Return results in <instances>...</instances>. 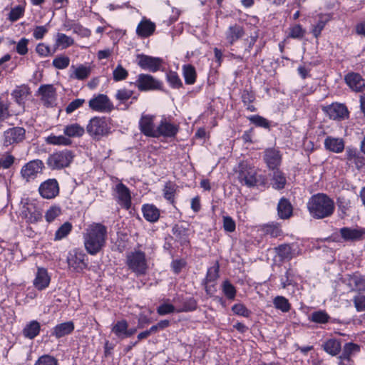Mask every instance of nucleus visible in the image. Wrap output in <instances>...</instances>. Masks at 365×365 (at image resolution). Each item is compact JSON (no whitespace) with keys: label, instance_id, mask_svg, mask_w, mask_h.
Masks as SVG:
<instances>
[{"label":"nucleus","instance_id":"1","mask_svg":"<svg viewBox=\"0 0 365 365\" xmlns=\"http://www.w3.org/2000/svg\"><path fill=\"white\" fill-rule=\"evenodd\" d=\"M107 227L101 223L90 225L84 234L86 250L91 255L98 253L106 245Z\"/></svg>","mask_w":365,"mask_h":365},{"label":"nucleus","instance_id":"2","mask_svg":"<svg viewBox=\"0 0 365 365\" xmlns=\"http://www.w3.org/2000/svg\"><path fill=\"white\" fill-rule=\"evenodd\" d=\"M307 209L312 217L323 219L330 217L334 213L335 204L326 194L317 193L309 198Z\"/></svg>","mask_w":365,"mask_h":365},{"label":"nucleus","instance_id":"3","mask_svg":"<svg viewBox=\"0 0 365 365\" xmlns=\"http://www.w3.org/2000/svg\"><path fill=\"white\" fill-rule=\"evenodd\" d=\"M110 120L104 116H95L92 118L87 126L88 135L94 140H101L103 137L108 135L111 131Z\"/></svg>","mask_w":365,"mask_h":365},{"label":"nucleus","instance_id":"4","mask_svg":"<svg viewBox=\"0 0 365 365\" xmlns=\"http://www.w3.org/2000/svg\"><path fill=\"white\" fill-rule=\"evenodd\" d=\"M237 178L240 183L249 187L257 185L259 178L257 170L251 166L247 162H241L238 165Z\"/></svg>","mask_w":365,"mask_h":365},{"label":"nucleus","instance_id":"5","mask_svg":"<svg viewBox=\"0 0 365 365\" xmlns=\"http://www.w3.org/2000/svg\"><path fill=\"white\" fill-rule=\"evenodd\" d=\"M73 158L74 155L72 151L63 150L50 155L46 160V163L51 169L59 170L68 167Z\"/></svg>","mask_w":365,"mask_h":365},{"label":"nucleus","instance_id":"6","mask_svg":"<svg viewBox=\"0 0 365 365\" xmlns=\"http://www.w3.org/2000/svg\"><path fill=\"white\" fill-rule=\"evenodd\" d=\"M127 264L132 272L143 274L148 268L145 253L141 251L130 252L127 256Z\"/></svg>","mask_w":365,"mask_h":365},{"label":"nucleus","instance_id":"7","mask_svg":"<svg viewBox=\"0 0 365 365\" xmlns=\"http://www.w3.org/2000/svg\"><path fill=\"white\" fill-rule=\"evenodd\" d=\"M44 168L43 163L38 159L26 163L21 169V178L26 182L36 179L38 174L42 173Z\"/></svg>","mask_w":365,"mask_h":365},{"label":"nucleus","instance_id":"8","mask_svg":"<svg viewBox=\"0 0 365 365\" xmlns=\"http://www.w3.org/2000/svg\"><path fill=\"white\" fill-rule=\"evenodd\" d=\"M88 106L91 109L100 113H110L114 106L105 94H98L90 99Z\"/></svg>","mask_w":365,"mask_h":365},{"label":"nucleus","instance_id":"9","mask_svg":"<svg viewBox=\"0 0 365 365\" xmlns=\"http://www.w3.org/2000/svg\"><path fill=\"white\" fill-rule=\"evenodd\" d=\"M26 130L21 127L9 128L4 132L3 145L8 147L14 144H18L25 139Z\"/></svg>","mask_w":365,"mask_h":365},{"label":"nucleus","instance_id":"10","mask_svg":"<svg viewBox=\"0 0 365 365\" xmlns=\"http://www.w3.org/2000/svg\"><path fill=\"white\" fill-rule=\"evenodd\" d=\"M137 88L141 91L156 90L161 88V82L148 74H140L135 83Z\"/></svg>","mask_w":365,"mask_h":365},{"label":"nucleus","instance_id":"11","mask_svg":"<svg viewBox=\"0 0 365 365\" xmlns=\"http://www.w3.org/2000/svg\"><path fill=\"white\" fill-rule=\"evenodd\" d=\"M179 130L178 125L171 123L166 118H163L156 127V137L172 138L175 136Z\"/></svg>","mask_w":365,"mask_h":365},{"label":"nucleus","instance_id":"12","mask_svg":"<svg viewBox=\"0 0 365 365\" xmlns=\"http://www.w3.org/2000/svg\"><path fill=\"white\" fill-rule=\"evenodd\" d=\"M41 196L45 199H52L59 192L58 183L56 179H48L42 182L38 188Z\"/></svg>","mask_w":365,"mask_h":365},{"label":"nucleus","instance_id":"13","mask_svg":"<svg viewBox=\"0 0 365 365\" xmlns=\"http://www.w3.org/2000/svg\"><path fill=\"white\" fill-rule=\"evenodd\" d=\"M115 198L118 203L123 208L128 210L131 205V196L129 189L123 183L115 185Z\"/></svg>","mask_w":365,"mask_h":365},{"label":"nucleus","instance_id":"14","mask_svg":"<svg viewBox=\"0 0 365 365\" xmlns=\"http://www.w3.org/2000/svg\"><path fill=\"white\" fill-rule=\"evenodd\" d=\"M138 65L145 70L155 72L159 70L162 61L159 58H155L143 54L137 56Z\"/></svg>","mask_w":365,"mask_h":365},{"label":"nucleus","instance_id":"15","mask_svg":"<svg viewBox=\"0 0 365 365\" xmlns=\"http://www.w3.org/2000/svg\"><path fill=\"white\" fill-rule=\"evenodd\" d=\"M154 116L143 115L139 121V128L142 133L148 137H156V128L154 125Z\"/></svg>","mask_w":365,"mask_h":365},{"label":"nucleus","instance_id":"16","mask_svg":"<svg viewBox=\"0 0 365 365\" xmlns=\"http://www.w3.org/2000/svg\"><path fill=\"white\" fill-rule=\"evenodd\" d=\"M91 67L88 65H72L69 70V78L78 81L86 80L91 73Z\"/></svg>","mask_w":365,"mask_h":365},{"label":"nucleus","instance_id":"17","mask_svg":"<svg viewBox=\"0 0 365 365\" xmlns=\"http://www.w3.org/2000/svg\"><path fill=\"white\" fill-rule=\"evenodd\" d=\"M41 100L46 106H52L56 101V89L53 85L47 84L41 86L38 88Z\"/></svg>","mask_w":365,"mask_h":365},{"label":"nucleus","instance_id":"18","mask_svg":"<svg viewBox=\"0 0 365 365\" xmlns=\"http://www.w3.org/2000/svg\"><path fill=\"white\" fill-rule=\"evenodd\" d=\"M264 160L269 169L274 170L280 165L282 156L278 150L269 148L264 151Z\"/></svg>","mask_w":365,"mask_h":365},{"label":"nucleus","instance_id":"19","mask_svg":"<svg viewBox=\"0 0 365 365\" xmlns=\"http://www.w3.org/2000/svg\"><path fill=\"white\" fill-rule=\"evenodd\" d=\"M326 112L329 118L334 120L344 119L348 115L346 107L340 103H333L327 107Z\"/></svg>","mask_w":365,"mask_h":365},{"label":"nucleus","instance_id":"20","mask_svg":"<svg viewBox=\"0 0 365 365\" xmlns=\"http://www.w3.org/2000/svg\"><path fill=\"white\" fill-rule=\"evenodd\" d=\"M155 24L150 19L143 18L136 28V34L141 38H147L153 34Z\"/></svg>","mask_w":365,"mask_h":365},{"label":"nucleus","instance_id":"21","mask_svg":"<svg viewBox=\"0 0 365 365\" xmlns=\"http://www.w3.org/2000/svg\"><path fill=\"white\" fill-rule=\"evenodd\" d=\"M341 237L345 241H356L362 239L365 230L361 228L342 227L339 230Z\"/></svg>","mask_w":365,"mask_h":365},{"label":"nucleus","instance_id":"22","mask_svg":"<svg viewBox=\"0 0 365 365\" xmlns=\"http://www.w3.org/2000/svg\"><path fill=\"white\" fill-rule=\"evenodd\" d=\"M346 160L348 164H354L357 169H361L365 165V158L360 155L356 149L347 148L346 150Z\"/></svg>","mask_w":365,"mask_h":365},{"label":"nucleus","instance_id":"23","mask_svg":"<svg viewBox=\"0 0 365 365\" xmlns=\"http://www.w3.org/2000/svg\"><path fill=\"white\" fill-rule=\"evenodd\" d=\"M74 330V324L69 321L55 326L52 330L51 335L59 339L70 334Z\"/></svg>","mask_w":365,"mask_h":365},{"label":"nucleus","instance_id":"24","mask_svg":"<svg viewBox=\"0 0 365 365\" xmlns=\"http://www.w3.org/2000/svg\"><path fill=\"white\" fill-rule=\"evenodd\" d=\"M245 34V31L240 25L235 24L230 26L225 33L226 40L230 44H233L235 41L241 38Z\"/></svg>","mask_w":365,"mask_h":365},{"label":"nucleus","instance_id":"25","mask_svg":"<svg viewBox=\"0 0 365 365\" xmlns=\"http://www.w3.org/2000/svg\"><path fill=\"white\" fill-rule=\"evenodd\" d=\"M345 81L347 85L355 91H361L365 83L361 76L358 73H348L345 77Z\"/></svg>","mask_w":365,"mask_h":365},{"label":"nucleus","instance_id":"26","mask_svg":"<svg viewBox=\"0 0 365 365\" xmlns=\"http://www.w3.org/2000/svg\"><path fill=\"white\" fill-rule=\"evenodd\" d=\"M324 146L327 150L339 153L344 149V142L341 138L329 136L324 140Z\"/></svg>","mask_w":365,"mask_h":365},{"label":"nucleus","instance_id":"27","mask_svg":"<svg viewBox=\"0 0 365 365\" xmlns=\"http://www.w3.org/2000/svg\"><path fill=\"white\" fill-rule=\"evenodd\" d=\"M322 348L327 354L336 356L341 350V341L336 339H329L323 344Z\"/></svg>","mask_w":365,"mask_h":365},{"label":"nucleus","instance_id":"28","mask_svg":"<svg viewBox=\"0 0 365 365\" xmlns=\"http://www.w3.org/2000/svg\"><path fill=\"white\" fill-rule=\"evenodd\" d=\"M84 128L78 123L67 125L63 128V133L69 138H79L83 135Z\"/></svg>","mask_w":365,"mask_h":365},{"label":"nucleus","instance_id":"29","mask_svg":"<svg viewBox=\"0 0 365 365\" xmlns=\"http://www.w3.org/2000/svg\"><path fill=\"white\" fill-rule=\"evenodd\" d=\"M278 215L282 219H288L292 214V206L285 198H282L277 206Z\"/></svg>","mask_w":365,"mask_h":365},{"label":"nucleus","instance_id":"30","mask_svg":"<svg viewBox=\"0 0 365 365\" xmlns=\"http://www.w3.org/2000/svg\"><path fill=\"white\" fill-rule=\"evenodd\" d=\"M330 16L321 14L318 16V21L315 25H313L312 33L315 38H318L326 24L330 21Z\"/></svg>","mask_w":365,"mask_h":365},{"label":"nucleus","instance_id":"31","mask_svg":"<svg viewBox=\"0 0 365 365\" xmlns=\"http://www.w3.org/2000/svg\"><path fill=\"white\" fill-rule=\"evenodd\" d=\"M142 211L145 219L149 222H156L160 217L159 210L153 205L143 206Z\"/></svg>","mask_w":365,"mask_h":365},{"label":"nucleus","instance_id":"32","mask_svg":"<svg viewBox=\"0 0 365 365\" xmlns=\"http://www.w3.org/2000/svg\"><path fill=\"white\" fill-rule=\"evenodd\" d=\"M74 43V40L63 33H58L56 36V42L54 45V49L56 51L61 48V49L67 48Z\"/></svg>","mask_w":365,"mask_h":365},{"label":"nucleus","instance_id":"33","mask_svg":"<svg viewBox=\"0 0 365 365\" xmlns=\"http://www.w3.org/2000/svg\"><path fill=\"white\" fill-rule=\"evenodd\" d=\"M349 285L353 290L365 292V276L349 275Z\"/></svg>","mask_w":365,"mask_h":365},{"label":"nucleus","instance_id":"34","mask_svg":"<svg viewBox=\"0 0 365 365\" xmlns=\"http://www.w3.org/2000/svg\"><path fill=\"white\" fill-rule=\"evenodd\" d=\"M40 329V324L34 320L26 325L23 330V334L25 337L33 339L39 334Z\"/></svg>","mask_w":365,"mask_h":365},{"label":"nucleus","instance_id":"35","mask_svg":"<svg viewBox=\"0 0 365 365\" xmlns=\"http://www.w3.org/2000/svg\"><path fill=\"white\" fill-rule=\"evenodd\" d=\"M360 351V346L352 343L349 342L344 344L343 346L342 354L339 356V359L341 360L346 359L349 360L351 356Z\"/></svg>","mask_w":365,"mask_h":365},{"label":"nucleus","instance_id":"36","mask_svg":"<svg viewBox=\"0 0 365 365\" xmlns=\"http://www.w3.org/2000/svg\"><path fill=\"white\" fill-rule=\"evenodd\" d=\"M25 218L29 223H36L42 218V213L34 206L28 207L25 211Z\"/></svg>","mask_w":365,"mask_h":365},{"label":"nucleus","instance_id":"37","mask_svg":"<svg viewBox=\"0 0 365 365\" xmlns=\"http://www.w3.org/2000/svg\"><path fill=\"white\" fill-rule=\"evenodd\" d=\"M174 312L178 313V308L174 307L169 299H163L162 304L157 308V313L160 316Z\"/></svg>","mask_w":365,"mask_h":365},{"label":"nucleus","instance_id":"38","mask_svg":"<svg viewBox=\"0 0 365 365\" xmlns=\"http://www.w3.org/2000/svg\"><path fill=\"white\" fill-rule=\"evenodd\" d=\"M46 142L50 145H70L72 143L70 138L66 135H51L46 139Z\"/></svg>","mask_w":365,"mask_h":365},{"label":"nucleus","instance_id":"39","mask_svg":"<svg viewBox=\"0 0 365 365\" xmlns=\"http://www.w3.org/2000/svg\"><path fill=\"white\" fill-rule=\"evenodd\" d=\"M128 324L126 320L118 321L112 327V331L120 339L125 338Z\"/></svg>","mask_w":365,"mask_h":365},{"label":"nucleus","instance_id":"40","mask_svg":"<svg viewBox=\"0 0 365 365\" xmlns=\"http://www.w3.org/2000/svg\"><path fill=\"white\" fill-rule=\"evenodd\" d=\"M272 180V186L274 189L277 190H281L284 188L286 184V178L283 173L279 170H276L274 172Z\"/></svg>","mask_w":365,"mask_h":365},{"label":"nucleus","instance_id":"41","mask_svg":"<svg viewBox=\"0 0 365 365\" xmlns=\"http://www.w3.org/2000/svg\"><path fill=\"white\" fill-rule=\"evenodd\" d=\"M178 186L172 182H167L163 188L164 197L171 203L174 202L175 195L177 190Z\"/></svg>","mask_w":365,"mask_h":365},{"label":"nucleus","instance_id":"42","mask_svg":"<svg viewBox=\"0 0 365 365\" xmlns=\"http://www.w3.org/2000/svg\"><path fill=\"white\" fill-rule=\"evenodd\" d=\"M330 319L329 315L324 310L314 312L309 317V319L315 323L326 324Z\"/></svg>","mask_w":365,"mask_h":365},{"label":"nucleus","instance_id":"43","mask_svg":"<svg viewBox=\"0 0 365 365\" xmlns=\"http://www.w3.org/2000/svg\"><path fill=\"white\" fill-rule=\"evenodd\" d=\"M183 76L187 84L191 85L195 82L196 72L195 68L191 65L183 66Z\"/></svg>","mask_w":365,"mask_h":365},{"label":"nucleus","instance_id":"44","mask_svg":"<svg viewBox=\"0 0 365 365\" xmlns=\"http://www.w3.org/2000/svg\"><path fill=\"white\" fill-rule=\"evenodd\" d=\"M274 306L276 309L283 312H287L290 309V304L287 299L282 296H277L273 300Z\"/></svg>","mask_w":365,"mask_h":365},{"label":"nucleus","instance_id":"45","mask_svg":"<svg viewBox=\"0 0 365 365\" xmlns=\"http://www.w3.org/2000/svg\"><path fill=\"white\" fill-rule=\"evenodd\" d=\"M68 264L71 267H73L76 272H79L86 267V263L84 262V256L76 255L68 260Z\"/></svg>","mask_w":365,"mask_h":365},{"label":"nucleus","instance_id":"46","mask_svg":"<svg viewBox=\"0 0 365 365\" xmlns=\"http://www.w3.org/2000/svg\"><path fill=\"white\" fill-rule=\"evenodd\" d=\"M51 282L49 275H36L34 280V286L38 290L46 288Z\"/></svg>","mask_w":365,"mask_h":365},{"label":"nucleus","instance_id":"47","mask_svg":"<svg viewBox=\"0 0 365 365\" xmlns=\"http://www.w3.org/2000/svg\"><path fill=\"white\" fill-rule=\"evenodd\" d=\"M72 225L69 222L63 224L56 232L54 240H61L66 237L71 231Z\"/></svg>","mask_w":365,"mask_h":365},{"label":"nucleus","instance_id":"48","mask_svg":"<svg viewBox=\"0 0 365 365\" xmlns=\"http://www.w3.org/2000/svg\"><path fill=\"white\" fill-rule=\"evenodd\" d=\"M197 303L193 298L184 299L182 307H178V313L193 311L196 309Z\"/></svg>","mask_w":365,"mask_h":365},{"label":"nucleus","instance_id":"49","mask_svg":"<svg viewBox=\"0 0 365 365\" xmlns=\"http://www.w3.org/2000/svg\"><path fill=\"white\" fill-rule=\"evenodd\" d=\"M128 76V71L120 64H118L113 71V77L115 81H120L125 80Z\"/></svg>","mask_w":365,"mask_h":365},{"label":"nucleus","instance_id":"50","mask_svg":"<svg viewBox=\"0 0 365 365\" xmlns=\"http://www.w3.org/2000/svg\"><path fill=\"white\" fill-rule=\"evenodd\" d=\"M70 58L66 56H58L53 61V66L58 69H64L69 66Z\"/></svg>","mask_w":365,"mask_h":365},{"label":"nucleus","instance_id":"51","mask_svg":"<svg viewBox=\"0 0 365 365\" xmlns=\"http://www.w3.org/2000/svg\"><path fill=\"white\" fill-rule=\"evenodd\" d=\"M24 13V8L22 6H16L12 8L9 14L8 19L11 22H14L20 19Z\"/></svg>","mask_w":365,"mask_h":365},{"label":"nucleus","instance_id":"52","mask_svg":"<svg viewBox=\"0 0 365 365\" xmlns=\"http://www.w3.org/2000/svg\"><path fill=\"white\" fill-rule=\"evenodd\" d=\"M277 253L282 259H290L292 257V249L289 245H282L277 248Z\"/></svg>","mask_w":365,"mask_h":365},{"label":"nucleus","instance_id":"53","mask_svg":"<svg viewBox=\"0 0 365 365\" xmlns=\"http://www.w3.org/2000/svg\"><path fill=\"white\" fill-rule=\"evenodd\" d=\"M306 31L299 24H296L289 29V36L292 38H302Z\"/></svg>","mask_w":365,"mask_h":365},{"label":"nucleus","instance_id":"54","mask_svg":"<svg viewBox=\"0 0 365 365\" xmlns=\"http://www.w3.org/2000/svg\"><path fill=\"white\" fill-rule=\"evenodd\" d=\"M248 119L250 120V122H252L257 126L262 127L264 128H269V122L266 118H264L260 115H252V116L249 117Z\"/></svg>","mask_w":365,"mask_h":365},{"label":"nucleus","instance_id":"55","mask_svg":"<svg viewBox=\"0 0 365 365\" xmlns=\"http://www.w3.org/2000/svg\"><path fill=\"white\" fill-rule=\"evenodd\" d=\"M133 94V91L126 88H121L117 91L115 97L118 101L120 102H125L130 98Z\"/></svg>","mask_w":365,"mask_h":365},{"label":"nucleus","instance_id":"56","mask_svg":"<svg viewBox=\"0 0 365 365\" xmlns=\"http://www.w3.org/2000/svg\"><path fill=\"white\" fill-rule=\"evenodd\" d=\"M61 214V209L57 206L51 207L45 213V218L48 222L53 221Z\"/></svg>","mask_w":365,"mask_h":365},{"label":"nucleus","instance_id":"57","mask_svg":"<svg viewBox=\"0 0 365 365\" xmlns=\"http://www.w3.org/2000/svg\"><path fill=\"white\" fill-rule=\"evenodd\" d=\"M353 303L357 312H365V295L358 294L353 298Z\"/></svg>","mask_w":365,"mask_h":365},{"label":"nucleus","instance_id":"58","mask_svg":"<svg viewBox=\"0 0 365 365\" xmlns=\"http://www.w3.org/2000/svg\"><path fill=\"white\" fill-rule=\"evenodd\" d=\"M34 365H58V361L53 356L43 355L38 358Z\"/></svg>","mask_w":365,"mask_h":365},{"label":"nucleus","instance_id":"59","mask_svg":"<svg viewBox=\"0 0 365 365\" xmlns=\"http://www.w3.org/2000/svg\"><path fill=\"white\" fill-rule=\"evenodd\" d=\"M222 289L225 295L230 299H233L236 294V290L232 284L225 281L222 285Z\"/></svg>","mask_w":365,"mask_h":365},{"label":"nucleus","instance_id":"60","mask_svg":"<svg viewBox=\"0 0 365 365\" xmlns=\"http://www.w3.org/2000/svg\"><path fill=\"white\" fill-rule=\"evenodd\" d=\"M85 103V100L81 98H77L71 101L66 108V112L67 113H71L78 108L83 106Z\"/></svg>","mask_w":365,"mask_h":365},{"label":"nucleus","instance_id":"61","mask_svg":"<svg viewBox=\"0 0 365 365\" xmlns=\"http://www.w3.org/2000/svg\"><path fill=\"white\" fill-rule=\"evenodd\" d=\"M26 88L21 87L16 88L11 93L12 96L15 98L16 101L19 104H21L23 102L24 98L26 96Z\"/></svg>","mask_w":365,"mask_h":365},{"label":"nucleus","instance_id":"62","mask_svg":"<svg viewBox=\"0 0 365 365\" xmlns=\"http://www.w3.org/2000/svg\"><path fill=\"white\" fill-rule=\"evenodd\" d=\"M223 228L228 232H232L235 230V222L231 217L223 216Z\"/></svg>","mask_w":365,"mask_h":365},{"label":"nucleus","instance_id":"63","mask_svg":"<svg viewBox=\"0 0 365 365\" xmlns=\"http://www.w3.org/2000/svg\"><path fill=\"white\" fill-rule=\"evenodd\" d=\"M168 81L173 88H180L182 86V81L175 72H170L167 76Z\"/></svg>","mask_w":365,"mask_h":365},{"label":"nucleus","instance_id":"64","mask_svg":"<svg viewBox=\"0 0 365 365\" xmlns=\"http://www.w3.org/2000/svg\"><path fill=\"white\" fill-rule=\"evenodd\" d=\"M264 232L272 237H277L281 235L282 230L277 225H269L264 227Z\"/></svg>","mask_w":365,"mask_h":365}]
</instances>
